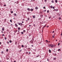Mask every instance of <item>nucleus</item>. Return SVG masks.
Returning <instances> with one entry per match:
<instances>
[{
  "label": "nucleus",
  "mask_w": 62,
  "mask_h": 62,
  "mask_svg": "<svg viewBox=\"0 0 62 62\" xmlns=\"http://www.w3.org/2000/svg\"><path fill=\"white\" fill-rule=\"evenodd\" d=\"M45 2L46 3V2H47V0H45Z\"/></svg>",
  "instance_id": "obj_33"
},
{
  "label": "nucleus",
  "mask_w": 62,
  "mask_h": 62,
  "mask_svg": "<svg viewBox=\"0 0 62 62\" xmlns=\"http://www.w3.org/2000/svg\"><path fill=\"white\" fill-rule=\"evenodd\" d=\"M21 34H23V32H21Z\"/></svg>",
  "instance_id": "obj_15"
},
{
  "label": "nucleus",
  "mask_w": 62,
  "mask_h": 62,
  "mask_svg": "<svg viewBox=\"0 0 62 62\" xmlns=\"http://www.w3.org/2000/svg\"><path fill=\"white\" fill-rule=\"evenodd\" d=\"M13 13V11H11V13Z\"/></svg>",
  "instance_id": "obj_28"
},
{
  "label": "nucleus",
  "mask_w": 62,
  "mask_h": 62,
  "mask_svg": "<svg viewBox=\"0 0 62 62\" xmlns=\"http://www.w3.org/2000/svg\"><path fill=\"white\" fill-rule=\"evenodd\" d=\"M3 6H4V7H6V4L4 5Z\"/></svg>",
  "instance_id": "obj_31"
},
{
  "label": "nucleus",
  "mask_w": 62,
  "mask_h": 62,
  "mask_svg": "<svg viewBox=\"0 0 62 62\" xmlns=\"http://www.w3.org/2000/svg\"><path fill=\"white\" fill-rule=\"evenodd\" d=\"M61 19V18L60 17L59 18V20H60V19Z\"/></svg>",
  "instance_id": "obj_41"
},
{
  "label": "nucleus",
  "mask_w": 62,
  "mask_h": 62,
  "mask_svg": "<svg viewBox=\"0 0 62 62\" xmlns=\"http://www.w3.org/2000/svg\"><path fill=\"white\" fill-rule=\"evenodd\" d=\"M54 10H55V11H58V9H55Z\"/></svg>",
  "instance_id": "obj_5"
},
{
  "label": "nucleus",
  "mask_w": 62,
  "mask_h": 62,
  "mask_svg": "<svg viewBox=\"0 0 62 62\" xmlns=\"http://www.w3.org/2000/svg\"><path fill=\"white\" fill-rule=\"evenodd\" d=\"M19 25H21V23H19V24H18Z\"/></svg>",
  "instance_id": "obj_32"
},
{
  "label": "nucleus",
  "mask_w": 62,
  "mask_h": 62,
  "mask_svg": "<svg viewBox=\"0 0 62 62\" xmlns=\"http://www.w3.org/2000/svg\"><path fill=\"white\" fill-rule=\"evenodd\" d=\"M20 24H21V25H22L23 24H22V23H20Z\"/></svg>",
  "instance_id": "obj_49"
},
{
  "label": "nucleus",
  "mask_w": 62,
  "mask_h": 62,
  "mask_svg": "<svg viewBox=\"0 0 62 62\" xmlns=\"http://www.w3.org/2000/svg\"><path fill=\"white\" fill-rule=\"evenodd\" d=\"M53 8L54 9V7H53Z\"/></svg>",
  "instance_id": "obj_27"
},
{
  "label": "nucleus",
  "mask_w": 62,
  "mask_h": 62,
  "mask_svg": "<svg viewBox=\"0 0 62 62\" xmlns=\"http://www.w3.org/2000/svg\"><path fill=\"white\" fill-rule=\"evenodd\" d=\"M35 8L36 9H38V8L37 7H36Z\"/></svg>",
  "instance_id": "obj_7"
},
{
  "label": "nucleus",
  "mask_w": 62,
  "mask_h": 62,
  "mask_svg": "<svg viewBox=\"0 0 62 62\" xmlns=\"http://www.w3.org/2000/svg\"><path fill=\"white\" fill-rule=\"evenodd\" d=\"M15 25L16 27H18V25L17 24V23H15Z\"/></svg>",
  "instance_id": "obj_2"
},
{
  "label": "nucleus",
  "mask_w": 62,
  "mask_h": 62,
  "mask_svg": "<svg viewBox=\"0 0 62 62\" xmlns=\"http://www.w3.org/2000/svg\"><path fill=\"white\" fill-rule=\"evenodd\" d=\"M56 58H54V60H55V59H56Z\"/></svg>",
  "instance_id": "obj_13"
},
{
  "label": "nucleus",
  "mask_w": 62,
  "mask_h": 62,
  "mask_svg": "<svg viewBox=\"0 0 62 62\" xmlns=\"http://www.w3.org/2000/svg\"><path fill=\"white\" fill-rule=\"evenodd\" d=\"M57 41V40H56V41Z\"/></svg>",
  "instance_id": "obj_61"
},
{
  "label": "nucleus",
  "mask_w": 62,
  "mask_h": 62,
  "mask_svg": "<svg viewBox=\"0 0 62 62\" xmlns=\"http://www.w3.org/2000/svg\"><path fill=\"white\" fill-rule=\"evenodd\" d=\"M33 0V1H35V0Z\"/></svg>",
  "instance_id": "obj_62"
},
{
  "label": "nucleus",
  "mask_w": 62,
  "mask_h": 62,
  "mask_svg": "<svg viewBox=\"0 0 62 62\" xmlns=\"http://www.w3.org/2000/svg\"><path fill=\"white\" fill-rule=\"evenodd\" d=\"M10 22H11V23H12V21H11V20H10Z\"/></svg>",
  "instance_id": "obj_26"
},
{
  "label": "nucleus",
  "mask_w": 62,
  "mask_h": 62,
  "mask_svg": "<svg viewBox=\"0 0 62 62\" xmlns=\"http://www.w3.org/2000/svg\"><path fill=\"white\" fill-rule=\"evenodd\" d=\"M46 42H48V40H46Z\"/></svg>",
  "instance_id": "obj_39"
},
{
  "label": "nucleus",
  "mask_w": 62,
  "mask_h": 62,
  "mask_svg": "<svg viewBox=\"0 0 62 62\" xmlns=\"http://www.w3.org/2000/svg\"><path fill=\"white\" fill-rule=\"evenodd\" d=\"M16 14L15 13L14 15V16H16Z\"/></svg>",
  "instance_id": "obj_11"
},
{
  "label": "nucleus",
  "mask_w": 62,
  "mask_h": 62,
  "mask_svg": "<svg viewBox=\"0 0 62 62\" xmlns=\"http://www.w3.org/2000/svg\"><path fill=\"white\" fill-rule=\"evenodd\" d=\"M29 53L30 54H31V53H30V52H29Z\"/></svg>",
  "instance_id": "obj_54"
},
{
  "label": "nucleus",
  "mask_w": 62,
  "mask_h": 62,
  "mask_svg": "<svg viewBox=\"0 0 62 62\" xmlns=\"http://www.w3.org/2000/svg\"><path fill=\"white\" fill-rule=\"evenodd\" d=\"M34 51H35V52H36V49H35L34 50Z\"/></svg>",
  "instance_id": "obj_34"
},
{
  "label": "nucleus",
  "mask_w": 62,
  "mask_h": 62,
  "mask_svg": "<svg viewBox=\"0 0 62 62\" xmlns=\"http://www.w3.org/2000/svg\"><path fill=\"white\" fill-rule=\"evenodd\" d=\"M4 38H5V40H6V39H7V38H6L5 37Z\"/></svg>",
  "instance_id": "obj_38"
},
{
  "label": "nucleus",
  "mask_w": 62,
  "mask_h": 62,
  "mask_svg": "<svg viewBox=\"0 0 62 62\" xmlns=\"http://www.w3.org/2000/svg\"><path fill=\"white\" fill-rule=\"evenodd\" d=\"M54 52H55V51H54Z\"/></svg>",
  "instance_id": "obj_57"
},
{
  "label": "nucleus",
  "mask_w": 62,
  "mask_h": 62,
  "mask_svg": "<svg viewBox=\"0 0 62 62\" xmlns=\"http://www.w3.org/2000/svg\"><path fill=\"white\" fill-rule=\"evenodd\" d=\"M59 44H60V43H59L58 44V45H59Z\"/></svg>",
  "instance_id": "obj_37"
},
{
  "label": "nucleus",
  "mask_w": 62,
  "mask_h": 62,
  "mask_svg": "<svg viewBox=\"0 0 62 62\" xmlns=\"http://www.w3.org/2000/svg\"><path fill=\"white\" fill-rule=\"evenodd\" d=\"M5 36V35L4 34H3L2 35V36Z\"/></svg>",
  "instance_id": "obj_35"
},
{
  "label": "nucleus",
  "mask_w": 62,
  "mask_h": 62,
  "mask_svg": "<svg viewBox=\"0 0 62 62\" xmlns=\"http://www.w3.org/2000/svg\"><path fill=\"white\" fill-rule=\"evenodd\" d=\"M23 32H25V30H23Z\"/></svg>",
  "instance_id": "obj_42"
},
{
  "label": "nucleus",
  "mask_w": 62,
  "mask_h": 62,
  "mask_svg": "<svg viewBox=\"0 0 62 62\" xmlns=\"http://www.w3.org/2000/svg\"><path fill=\"white\" fill-rule=\"evenodd\" d=\"M3 51L1 52V54H3Z\"/></svg>",
  "instance_id": "obj_43"
},
{
  "label": "nucleus",
  "mask_w": 62,
  "mask_h": 62,
  "mask_svg": "<svg viewBox=\"0 0 62 62\" xmlns=\"http://www.w3.org/2000/svg\"><path fill=\"white\" fill-rule=\"evenodd\" d=\"M48 46H49V47H54V45H48Z\"/></svg>",
  "instance_id": "obj_1"
},
{
  "label": "nucleus",
  "mask_w": 62,
  "mask_h": 62,
  "mask_svg": "<svg viewBox=\"0 0 62 62\" xmlns=\"http://www.w3.org/2000/svg\"><path fill=\"white\" fill-rule=\"evenodd\" d=\"M49 19H50V18H51V16H49Z\"/></svg>",
  "instance_id": "obj_29"
},
{
  "label": "nucleus",
  "mask_w": 62,
  "mask_h": 62,
  "mask_svg": "<svg viewBox=\"0 0 62 62\" xmlns=\"http://www.w3.org/2000/svg\"><path fill=\"white\" fill-rule=\"evenodd\" d=\"M33 18H36V17H35V16H33Z\"/></svg>",
  "instance_id": "obj_12"
},
{
  "label": "nucleus",
  "mask_w": 62,
  "mask_h": 62,
  "mask_svg": "<svg viewBox=\"0 0 62 62\" xmlns=\"http://www.w3.org/2000/svg\"><path fill=\"white\" fill-rule=\"evenodd\" d=\"M51 2L52 3H54V0H52Z\"/></svg>",
  "instance_id": "obj_10"
},
{
  "label": "nucleus",
  "mask_w": 62,
  "mask_h": 62,
  "mask_svg": "<svg viewBox=\"0 0 62 62\" xmlns=\"http://www.w3.org/2000/svg\"><path fill=\"white\" fill-rule=\"evenodd\" d=\"M47 61H49V59H47Z\"/></svg>",
  "instance_id": "obj_36"
},
{
  "label": "nucleus",
  "mask_w": 62,
  "mask_h": 62,
  "mask_svg": "<svg viewBox=\"0 0 62 62\" xmlns=\"http://www.w3.org/2000/svg\"><path fill=\"white\" fill-rule=\"evenodd\" d=\"M11 25H12V26H13V24H11Z\"/></svg>",
  "instance_id": "obj_46"
},
{
  "label": "nucleus",
  "mask_w": 62,
  "mask_h": 62,
  "mask_svg": "<svg viewBox=\"0 0 62 62\" xmlns=\"http://www.w3.org/2000/svg\"><path fill=\"white\" fill-rule=\"evenodd\" d=\"M46 25H45L43 27V28H44V27H46Z\"/></svg>",
  "instance_id": "obj_9"
},
{
  "label": "nucleus",
  "mask_w": 62,
  "mask_h": 62,
  "mask_svg": "<svg viewBox=\"0 0 62 62\" xmlns=\"http://www.w3.org/2000/svg\"><path fill=\"white\" fill-rule=\"evenodd\" d=\"M22 47L23 48V47H24V46H23V45H22Z\"/></svg>",
  "instance_id": "obj_21"
},
{
  "label": "nucleus",
  "mask_w": 62,
  "mask_h": 62,
  "mask_svg": "<svg viewBox=\"0 0 62 62\" xmlns=\"http://www.w3.org/2000/svg\"><path fill=\"white\" fill-rule=\"evenodd\" d=\"M32 47H33V45H32Z\"/></svg>",
  "instance_id": "obj_60"
},
{
  "label": "nucleus",
  "mask_w": 62,
  "mask_h": 62,
  "mask_svg": "<svg viewBox=\"0 0 62 62\" xmlns=\"http://www.w3.org/2000/svg\"><path fill=\"white\" fill-rule=\"evenodd\" d=\"M9 42H10V43H11L12 42V41H11V40H10V41H9Z\"/></svg>",
  "instance_id": "obj_19"
},
{
  "label": "nucleus",
  "mask_w": 62,
  "mask_h": 62,
  "mask_svg": "<svg viewBox=\"0 0 62 62\" xmlns=\"http://www.w3.org/2000/svg\"><path fill=\"white\" fill-rule=\"evenodd\" d=\"M45 8V7H43V8Z\"/></svg>",
  "instance_id": "obj_45"
},
{
  "label": "nucleus",
  "mask_w": 62,
  "mask_h": 62,
  "mask_svg": "<svg viewBox=\"0 0 62 62\" xmlns=\"http://www.w3.org/2000/svg\"><path fill=\"white\" fill-rule=\"evenodd\" d=\"M46 11V10H45L44 11V12H45V11Z\"/></svg>",
  "instance_id": "obj_44"
},
{
  "label": "nucleus",
  "mask_w": 62,
  "mask_h": 62,
  "mask_svg": "<svg viewBox=\"0 0 62 62\" xmlns=\"http://www.w3.org/2000/svg\"><path fill=\"white\" fill-rule=\"evenodd\" d=\"M29 26H30V27L31 26V25H29Z\"/></svg>",
  "instance_id": "obj_52"
},
{
  "label": "nucleus",
  "mask_w": 62,
  "mask_h": 62,
  "mask_svg": "<svg viewBox=\"0 0 62 62\" xmlns=\"http://www.w3.org/2000/svg\"><path fill=\"white\" fill-rule=\"evenodd\" d=\"M31 11H33V9H31Z\"/></svg>",
  "instance_id": "obj_8"
},
{
  "label": "nucleus",
  "mask_w": 62,
  "mask_h": 62,
  "mask_svg": "<svg viewBox=\"0 0 62 62\" xmlns=\"http://www.w3.org/2000/svg\"><path fill=\"white\" fill-rule=\"evenodd\" d=\"M6 59L7 60H8L9 59V58H7Z\"/></svg>",
  "instance_id": "obj_23"
},
{
  "label": "nucleus",
  "mask_w": 62,
  "mask_h": 62,
  "mask_svg": "<svg viewBox=\"0 0 62 62\" xmlns=\"http://www.w3.org/2000/svg\"><path fill=\"white\" fill-rule=\"evenodd\" d=\"M4 29L5 28H4V27H3L2 29V31H4Z\"/></svg>",
  "instance_id": "obj_4"
},
{
  "label": "nucleus",
  "mask_w": 62,
  "mask_h": 62,
  "mask_svg": "<svg viewBox=\"0 0 62 62\" xmlns=\"http://www.w3.org/2000/svg\"><path fill=\"white\" fill-rule=\"evenodd\" d=\"M8 49H7L6 51V52H8Z\"/></svg>",
  "instance_id": "obj_18"
},
{
  "label": "nucleus",
  "mask_w": 62,
  "mask_h": 62,
  "mask_svg": "<svg viewBox=\"0 0 62 62\" xmlns=\"http://www.w3.org/2000/svg\"><path fill=\"white\" fill-rule=\"evenodd\" d=\"M51 8H53V6H51L50 7Z\"/></svg>",
  "instance_id": "obj_14"
},
{
  "label": "nucleus",
  "mask_w": 62,
  "mask_h": 62,
  "mask_svg": "<svg viewBox=\"0 0 62 62\" xmlns=\"http://www.w3.org/2000/svg\"><path fill=\"white\" fill-rule=\"evenodd\" d=\"M17 2L16 3V4H19V1H17Z\"/></svg>",
  "instance_id": "obj_17"
},
{
  "label": "nucleus",
  "mask_w": 62,
  "mask_h": 62,
  "mask_svg": "<svg viewBox=\"0 0 62 62\" xmlns=\"http://www.w3.org/2000/svg\"><path fill=\"white\" fill-rule=\"evenodd\" d=\"M49 52L50 53H51V50H50V49H49Z\"/></svg>",
  "instance_id": "obj_6"
},
{
  "label": "nucleus",
  "mask_w": 62,
  "mask_h": 62,
  "mask_svg": "<svg viewBox=\"0 0 62 62\" xmlns=\"http://www.w3.org/2000/svg\"><path fill=\"white\" fill-rule=\"evenodd\" d=\"M14 62H16V61H14Z\"/></svg>",
  "instance_id": "obj_53"
},
{
  "label": "nucleus",
  "mask_w": 62,
  "mask_h": 62,
  "mask_svg": "<svg viewBox=\"0 0 62 62\" xmlns=\"http://www.w3.org/2000/svg\"><path fill=\"white\" fill-rule=\"evenodd\" d=\"M17 23V24H19V22H18Z\"/></svg>",
  "instance_id": "obj_58"
},
{
  "label": "nucleus",
  "mask_w": 62,
  "mask_h": 62,
  "mask_svg": "<svg viewBox=\"0 0 62 62\" xmlns=\"http://www.w3.org/2000/svg\"><path fill=\"white\" fill-rule=\"evenodd\" d=\"M39 55H38L36 57H39Z\"/></svg>",
  "instance_id": "obj_24"
},
{
  "label": "nucleus",
  "mask_w": 62,
  "mask_h": 62,
  "mask_svg": "<svg viewBox=\"0 0 62 62\" xmlns=\"http://www.w3.org/2000/svg\"><path fill=\"white\" fill-rule=\"evenodd\" d=\"M22 23H24V22H22Z\"/></svg>",
  "instance_id": "obj_55"
},
{
  "label": "nucleus",
  "mask_w": 62,
  "mask_h": 62,
  "mask_svg": "<svg viewBox=\"0 0 62 62\" xmlns=\"http://www.w3.org/2000/svg\"><path fill=\"white\" fill-rule=\"evenodd\" d=\"M47 13H48L49 12V11H47Z\"/></svg>",
  "instance_id": "obj_47"
},
{
  "label": "nucleus",
  "mask_w": 62,
  "mask_h": 62,
  "mask_svg": "<svg viewBox=\"0 0 62 62\" xmlns=\"http://www.w3.org/2000/svg\"><path fill=\"white\" fill-rule=\"evenodd\" d=\"M53 38H54V36H53Z\"/></svg>",
  "instance_id": "obj_56"
},
{
  "label": "nucleus",
  "mask_w": 62,
  "mask_h": 62,
  "mask_svg": "<svg viewBox=\"0 0 62 62\" xmlns=\"http://www.w3.org/2000/svg\"><path fill=\"white\" fill-rule=\"evenodd\" d=\"M21 29L20 28V27H18V30H19V29Z\"/></svg>",
  "instance_id": "obj_22"
},
{
  "label": "nucleus",
  "mask_w": 62,
  "mask_h": 62,
  "mask_svg": "<svg viewBox=\"0 0 62 62\" xmlns=\"http://www.w3.org/2000/svg\"><path fill=\"white\" fill-rule=\"evenodd\" d=\"M48 26H47L46 27H48Z\"/></svg>",
  "instance_id": "obj_63"
},
{
  "label": "nucleus",
  "mask_w": 62,
  "mask_h": 62,
  "mask_svg": "<svg viewBox=\"0 0 62 62\" xmlns=\"http://www.w3.org/2000/svg\"><path fill=\"white\" fill-rule=\"evenodd\" d=\"M27 19L29 21L30 20V19H29V18H27Z\"/></svg>",
  "instance_id": "obj_20"
},
{
  "label": "nucleus",
  "mask_w": 62,
  "mask_h": 62,
  "mask_svg": "<svg viewBox=\"0 0 62 62\" xmlns=\"http://www.w3.org/2000/svg\"><path fill=\"white\" fill-rule=\"evenodd\" d=\"M16 3V2H15V3Z\"/></svg>",
  "instance_id": "obj_64"
},
{
  "label": "nucleus",
  "mask_w": 62,
  "mask_h": 62,
  "mask_svg": "<svg viewBox=\"0 0 62 62\" xmlns=\"http://www.w3.org/2000/svg\"><path fill=\"white\" fill-rule=\"evenodd\" d=\"M7 43H8V44H9V42H8V41H7Z\"/></svg>",
  "instance_id": "obj_30"
},
{
  "label": "nucleus",
  "mask_w": 62,
  "mask_h": 62,
  "mask_svg": "<svg viewBox=\"0 0 62 62\" xmlns=\"http://www.w3.org/2000/svg\"><path fill=\"white\" fill-rule=\"evenodd\" d=\"M25 47H27V46H25Z\"/></svg>",
  "instance_id": "obj_51"
},
{
  "label": "nucleus",
  "mask_w": 62,
  "mask_h": 62,
  "mask_svg": "<svg viewBox=\"0 0 62 62\" xmlns=\"http://www.w3.org/2000/svg\"><path fill=\"white\" fill-rule=\"evenodd\" d=\"M61 36H62V33H61Z\"/></svg>",
  "instance_id": "obj_59"
},
{
  "label": "nucleus",
  "mask_w": 62,
  "mask_h": 62,
  "mask_svg": "<svg viewBox=\"0 0 62 62\" xmlns=\"http://www.w3.org/2000/svg\"><path fill=\"white\" fill-rule=\"evenodd\" d=\"M54 31H53V33H54Z\"/></svg>",
  "instance_id": "obj_50"
},
{
  "label": "nucleus",
  "mask_w": 62,
  "mask_h": 62,
  "mask_svg": "<svg viewBox=\"0 0 62 62\" xmlns=\"http://www.w3.org/2000/svg\"><path fill=\"white\" fill-rule=\"evenodd\" d=\"M55 3H57V0H55Z\"/></svg>",
  "instance_id": "obj_16"
},
{
  "label": "nucleus",
  "mask_w": 62,
  "mask_h": 62,
  "mask_svg": "<svg viewBox=\"0 0 62 62\" xmlns=\"http://www.w3.org/2000/svg\"><path fill=\"white\" fill-rule=\"evenodd\" d=\"M2 44V43H1V42H0V45H1V44Z\"/></svg>",
  "instance_id": "obj_40"
},
{
  "label": "nucleus",
  "mask_w": 62,
  "mask_h": 62,
  "mask_svg": "<svg viewBox=\"0 0 62 62\" xmlns=\"http://www.w3.org/2000/svg\"><path fill=\"white\" fill-rule=\"evenodd\" d=\"M34 26V27H35L36 26H35V24H34L33 25Z\"/></svg>",
  "instance_id": "obj_48"
},
{
  "label": "nucleus",
  "mask_w": 62,
  "mask_h": 62,
  "mask_svg": "<svg viewBox=\"0 0 62 62\" xmlns=\"http://www.w3.org/2000/svg\"><path fill=\"white\" fill-rule=\"evenodd\" d=\"M61 49H59L58 50V51H61Z\"/></svg>",
  "instance_id": "obj_25"
},
{
  "label": "nucleus",
  "mask_w": 62,
  "mask_h": 62,
  "mask_svg": "<svg viewBox=\"0 0 62 62\" xmlns=\"http://www.w3.org/2000/svg\"><path fill=\"white\" fill-rule=\"evenodd\" d=\"M27 10H28V11H30V9L29 8H27Z\"/></svg>",
  "instance_id": "obj_3"
}]
</instances>
